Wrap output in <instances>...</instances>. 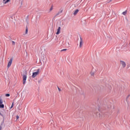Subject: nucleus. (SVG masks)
<instances>
[{
  "mask_svg": "<svg viewBox=\"0 0 130 130\" xmlns=\"http://www.w3.org/2000/svg\"><path fill=\"white\" fill-rule=\"evenodd\" d=\"M40 71V69H38L36 72L32 73V78H34L35 77L37 76V75H39V72Z\"/></svg>",
  "mask_w": 130,
  "mask_h": 130,
  "instance_id": "nucleus-1",
  "label": "nucleus"
},
{
  "mask_svg": "<svg viewBox=\"0 0 130 130\" xmlns=\"http://www.w3.org/2000/svg\"><path fill=\"white\" fill-rule=\"evenodd\" d=\"M3 99H2V97H0V108H5V105L3 104Z\"/></svg>",
  "mask_w": 130,
  "mask_h": 130,
  "instance_id": "nucleus-2",
  "label": "nucleus"
},
{
  "mask_svg": "<svg viewBox=\"0 0 130 130\" xmlns=\"http://www.w3.org/2000/svg\"><path fill=\"white\" fill-rule=\"evenodd\" d=\"M26 80H27V75L24 74L23 76V84L25 85L26 84Z\"/></svg>",
  "mask_w": 130,
  "mask_h": 130,
  "instance_id": "nucleus-3",
  "label": "nucleus"
},
{
  "mask_svg": "<svg viewBox=\"0 0 130 130\" xmlns=\"http://www.w3.org/2000/svg\"><path fill=\"white\" fill-rule=\"evenodd\" d=\"M12 62H13V58H10L8 64V68H10L11 66H12Z\"/></svg>",
  "mask_w": 130,
  "mask_h": 130,
  "instance_id": "nucleus-4",
  "label": "nucleus"
},
{
  "mask_svg": "<svg viewBox=\"0 0 130 130\" xmlns=\"http://www.w3.org/2000/svg\"><path fill=\"white\" fill-rule=\"evenodd\" d=\"M83 43H84V42H83V39H82V37H80V45H79L80 48H82V47L83 46Z\"/></svg>",
  "mask_w": 130,
  "mask_h": 130,
  "instance_id": "nucleus-5",
  "label": "nucleus"
},
{
  "mask_svg": "<svg viewBox=\"0 0 130 130\" xmlns=\"http://www.w3.org/2000/svg\"><path fill=\"white\" fill-rule=\"evenodd\" d=\"M120 63L122 64L123 68H124L126 66V64L125 63V62L123 61H120Z\"/></svg>",
  "mask_w": 130,
  "mask_h": 130,
  "instance_id": "nucleus-6",
  "label": "nucleus"
},
{
  "mask_svg": "<svg viewBox=\"0 0 130 130\" xmlns=\"http://www.w3.org/2000/svg\"><path fill=\"white\" fill-rule=\"evenodd\" d=\"M60 29H61V28L60 27H58V28L57 29V31L56 33V34L57 35H58V34H59V33H60Z\"/></svg>",
  "mask_w": 130,
  "mask_h": 130,
  "instance_id": "nucleus-7",
  "label": "nucleus"
},
{
  "mask_svg": "<svg viewBox=\"0 0 130 130\" xmlns=\"http://www.w3.org/2000/svg\"><path fill=\"white\" fill-rule=\"evenodd\" d=\"M10 0H3V4L4 5H6V4H8V3H9V2H10Z\"/></svg>",
  "mask_w": 130,
  "mask_h": 130,
  "instance_id": "nucleus-8",
  "label": "nucleus"
},
{
  "mask_svg": "<svg viewBox=\"0 0 130 130\" xmlns=\"http://www.w3.org/2000/svg\"><path fill=\"white\" fill-rule=\"evenodd\" d=\"M78 13H79V10L78 9H77L76 10L74 13H73V15H74V16H76V15H77V14H78Z\"/></svg>",
  "mask_w": 130,
  "mask_h": 130,
  "instance_id": "nucleus-9",
  "label": "nucleus"
},
{
  "mask_svg": "<svg viewBox=\"0 0 130 130\" xmlns=\"http://www.w3.org/2000/svg\"><path fill=\"white\" fill-rule=\"evenodd\" d=\"M60 13H62V10H61L60 12H59L58 13H57L56 14V15L55 16L54 18H55V17H57V16H58V15H59V14H60Z\"/></svg>",
  "mask_w": 130,
  "mask_h": 130,
  "instance_id": "nucleus-10",
  "label": "nucleus"
},
{
  "mask_svg": "<svg viewBox=\"0 0 130 130\" xmlns=\"http://www.w3.org/2000/svg\"><path fill=\"white\" fill-rule=\"evenodd\" d=\"M11 44L12 45H13V46H15L16 43L15 42V41H11Z\"/></svg>",
  "mask_w": 130,
  "mask_h": 130,
  "instance_id": "nucleus-11",
  "label": "nucleus"
},
{
  "mask_svg": "<svg viewBox=\"0 0 130 130\" xmlns=\"http://www.w3.org/2000/svg\"><path fill=\"white\" fill-rule=\"evenodd\" d=\"M28 34V27L26 26L25 29V34Z\"/></svg>",
  "mask_w": 130,
  "mask_h": 130,
  "instance_id": "nucleus-12",
  "label": "nucleus"
},
{
  "mask_svg": "<svg viewBox=\"0 0 130 130\" xmlns=\"http://www.w3.org/2000/svg\"><path fill=\"white\" fill-rule=\"evenodd\" d=\"M126 13H127V11L126 10L125 11L123 12L122 14L124 15V16H125V15H126Z\"/></svg>",
  "mask_w": 130,
  "mask_h": 130,
  "instance_id": "nucleus-13",
  "label": "nucleus"
},
{
  "mask_svg": "<svg viewBox=\"0 0 130 130\" xmlns=\"http://www.w3.org/2000/svg\"><path fill=\"white\" fill-rule=\"evenodd\" d=\"M5 96H6V97H10V93H7V94H5Z\"/></svg>",
  "mask_w": 130,
  "mask_h": 130,
  "instance_id": "nucleus-14",
  "label": "nucleus"
},
{
  "mask_svg": "<svg viewBox=\"0 0 130 130\" xmlns=\"http://www.w3.org/2000/svg\"><path fill=\"white\" fill-rule=\"evenodd\" d=\"M52 10H53V6H51V7L50 9V12H51Z\"/></svg>",
  "mask_w": 130,
  "mask_h": 130,
  "instance_id": "nucleus-15",
  "label": "nucleus"
},
{
  "mask_svg": "<svg viewBox=\"0 0 130 130\" xmlns=\"http://www.w3.org/2000/svg\"><path fill=\"white\" fill-rule=\"evenodd\" d=\"M14 103H12V106H11V108H13V107H14Z\"/></svg>",
  "mask_w": 130,
  "mask_h": 130,
  "instance_id": "nucleus-16",
  "label": "nucleus"
},
{
  "mask_svg": "<svg viewBox=\"0 0 130 130\" xmlns=\"http://www.w3.org/2000/svg\"><path fill=\"white\" fill-rule=\"evenodd\" d=\"M67 49H63L61 50V51H67Z\"/></svg>",
  "mask_w": 130,
  "mask_h": 130,
  "instance_id": "nucleus-17",
  "label": "nucleus"
},
{
  "mask_svg": "<svg viewBox=\"0 0 130 130\" xmlns=\"http://www.w3.org/2000/svg\"><path fill=\"white\" fill-rule=\"evenodd\" d=\"M58 88V90L59 91V92H60V91H61V89H60V88H59V87H57Z\"/></svg>",
  "mask_w": 130,
  "mask_h": 130,
  "instance_id": "nucleus-18",
  "label": "nucleus"
},
{
  "mask_svg": "<svg viewBox=\"0 0 130 130\" xmlns=\"http://www.w3.org/2000/svg\"><path fill=\"white\" fill-rule=\"evenodd\" d=\"M19 117H19V116L17 115V116H16V119H17V120L19 119Z\"/></svg>",
  "mask_w": 130,
  "mask_h": 130,
  "instance_id": "nucleus-19",
  "label": "nucleus"
},
{
  "mask_svg": "<svg viewBox=\"0 0 130 130\" xmlns=\"http://www.w3.org/2000/svg\"><path fill=\"white\" fill-rule=\"evenodd\" d=\"M129 96H130V95L128 94V95H127V96L126 97V99H128V98H129Z\"/></svg>",
  "mask_w": 130,
  "mask_h": 130,
  "instance_id": "nucleus-20",
  "label": "nucleus"
},
{
  "mask_svg": "<svg viewBox=\"0 0 130 130\" xmlns=\"http://www.w3.org/2000/svg\"><path fill=\"white\" fill-rule=\"evenodd\" d=\"M91 76H94V73H91Z\"/></svg>",
  "mask_w": 130,
  "mask_h": 130,
  "instance_id": "nucleus-21",
  "label": "nucleus"
},
{
  "mask_svg": "<svg viewBox=\"0 0 130 130\" xmlns=\"http://www.w3.org/2000/svg\"><path fill=\"white\" fill-rule=\"evenodd\" d=\"M111 2H112V0H110L109 2H108V3L109 4V3H111Z\"/></svg>",
  "mask_w": 130,
  "mask_h": 130,
  "instance_id": "nucleus-22",
  "label": "nucleus"
},
{
  "mask_svg": "<svg viewBox=\"0 0 130 130\" xmlns=\"http://www.w3.org/2000/svg\"><path fill=\"white\" fill-rule=\"evenodd\" d=\"M3 128V127H2L1 126H0V130H2Z\"/></svg>",
  "mask_w": 130,
  "mask_h": 130,
  "instance_id": "nucleus-23",
  "label": "nucleus"
},
{
  "mask_svg": "<svg viewBox=\"0 0 130 130\" xmlns=\"http://www.w3.org/2000/svg\"><path fill=\"white\" fill-rule=\"evenodd\" d=\"M108 108H111V106L110 105V106H109Z\"/></svg>",
  "mask_w": 130,
  "mask_h": 130,
  "instance_id": "nucleus-24",
  "label": "nucleus"
},
{
  "mask_svg": "<svg viewBox=\"0 0 130 130\" xmlns=\"http://www.w3.org/2000/svg\"><path fill=\"white\" fill-rule=\"evenodd\" d=\"M0 115H1L2 116H3V114H2L1 113H0Z\"/></svg>",
  "mask_w": 130,
  "mask_h": 130,
  "instance_id": "nucleus-25",
  "label": "nucleus"
},
{
  "mask_svg": "<svg viewBox=\"0 0 130 130\" xmlns=\"http://www.w3.org/2000/svg\"><path fill=\"white\" fill-rule=\"evenodd\" d=\"M38 82H39V83H40V81H39Z\"/></svg>",
  "mask_w": 130,
  "mask_h": 130,
  "instance_id": "nucleus-26",
  "label": "nucleus"
}]
</instances>
